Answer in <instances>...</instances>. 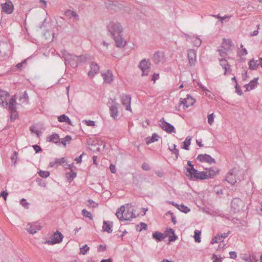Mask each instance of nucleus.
Listing matches in <instances>:
<instances>
[{"instance_id": "nucleus-46", "label": "nucleus", "mask_w": 262, "mask_h": 262, "mask_svg": "<svg viewBox=\"0 0 262 262\" xmlns=\"http://www.w3.org/2000/svg\"><path fill=\"white\" fill-rule=\"evenodd\" d=\"M10 119L11 121H14L18 117L17 111H10Z\"/></svg>"}, {"instance_id": "nucleus-7", "label": "nucleus", "mask_w": 262, "mask_h": 262, "mask_svg": "<svg viewBox=\"0 0 262 262\" xmlns=\"http://www.w3.org/2000/svg\"><path fill=\"white\" fill-rule=\"evenodd\" d=\"M150 63L149 60L142 59L139 64V68L142 71V76L147 75L150 69Z\"/></svg>"}, {"instance_id": "nucleus-28", "label": "nucleus", "mask_w": 262, "mask_h": 262, "mask_svg": "<svg viewBox=\"0 0 262 262\" xmlns=\"http://www.w3.org/2000/svg\"><path fill=\"white\" fill-rule=\"evenodd\" d=\"M257 79L258 78H255L254 79L251 80L249 83L245 84V87L246 89V91H249L254 89L258 84Z\"/></svg>"}, {"instance_id": "nucleus-64", "label": "nucleus", "mask_w": 262, "mask_h": 262, "mask_svg": "<svg viewBox=\"0 0 262 262\" xmlns=\"http://www.w3.org/2000/svg\"><path fill=\"white\" fill-rule=\"evenodd\" d=\"M229 255L230 257L232 259H235L237 257V254L235 251H230Z\"/></svg>"}, {"instance_id": "nucleus-30", "label": "nucleus", "mask_w": 262, "mask_h": 262, "mask_svg": "<svg viewBox=\"0 0 262 262\" xmlns=\"http://www.w3.org/2000/svg\"><path fill=\"white\" fill-rule=\"evenodd\" d=\"M259 66V60L254 59L250 60L249 61V68L251 70H255Z\"/></svg>"}, {"instance_id": "nucleus-23", "label": "nucleus", "mask_w": 262, "mask_h": 262, "mask_svg": "<svg viewBox=\"0 0 262 262\" xmlns=\"http://www.w3.org/2000/svg\"><path fill=\"white\" fill-rule=\"evenodd\" d=\"M113 226V222L103 221L102 230L103 231L107 232L108 233L112 232V227Z\"/></svg>"}, {"instance_id": "nucleus-16", "label": "nucleus", "mask_w": 262, "mask_h": 262, "mask_svg": "<svg viewBox=\"0 0 262 262\" xmlns=\"http://www.w3.org/2000/svg\"><path fill=\"white\" fill-rule=\"evenodd\" d=\"M112 100L114 104L110 107L111 116L114 119H116L118 114V105L119 104L116 102V98L112 99Z\"/></svg>"}, {"instance_id": "nucleus-8", "label": "nucleus", "mask_w": 262, "mask_h": 262, "mask_svg": "<svg viewBox=\"0 0 262 262\" xmlns=\"http://www.w3.org/2000/svg\"><path fill=\"white\" fill-rule=\"evenodd\" d=\"M243 205V202L239 198H234L231 201V209L234 213L239 211Z\"/></svg>"}, {"instance_id": "nucleus-5", "label": "nucleus", "mask_w": 262, "mask_h": 262, "mask_svg": "<svg viewBox=\"0 0 262 262\" xmlns=\"http://www.w3.org/2000/svg\"><path fill=\"white\" fill-rule=\"evenodd\" d=\"M63 238V236L58 231H57L54 233L53 238L51 239L46 241L44 242V244H49V245H54L57 243H60L62 242Z\"/></svg>"}, {"instance_id": "nucleus-32", "label": "nucleus", "mask_w": 262, "mask_h": 262, "mask_svg": "<svg viewBox=\"0 0 262 262\" xmlns=\"http://www.w3.org/2000/svg\"><path fill=\"white\" fill-rule=\"evenodd\" d=\"M165 237L164 234L160 232L156 231L152 233V238L157 242L162 241Z\"/></svg>"}, {"instance_id": "nucleus-49", "label": "nucleus", "mask_w": 262, "mask_h": 262, "mask_svg": "<svg viewBox=\"0 0 262 262\" xmlns=\"http://www.w3.org/2000/svg\"><path fill=\"white\" fill-rule=\"evenodd\" d=\"M90 249V248L87 245H85L82 246V247L80 248V252L82 254H85L87 251H88Z\"/></svg>"}, {"instance_id": "nucleus-4", "label": "nucleus", "mask_w": 262, "mask_h": 262, "mask_svg": "<svg viewBox=\"0 0 262 262\" xmlns=\"http://www.w3.org/2000/svg\"><path fill=\"white\" fill-rule=\"evenodd\" d=\"M10 45L6 42L0 41V57L6 58L10 54Z\"/></svg>"}, {"instance_id": "nucleus-60", "label": "nucleus", "mask_w": 262, "mask_h": 262, "mask_svg": "<svg viewBox=\"0 0 262 262\" xmlns=\"http://www.w3.org/2000/svg\"><path fill=\"white\" fill-rule=\"evenodd\" d=\"M231 233L230 231H228L227 233H224L220 235V241L223 242V239L227 237L229 234Z\"/></svg>"}, {"instance_id": "nucleus-35", "label": "nucleus", "mask_w": 262, "mask_h": 262, "mask_svg": "<svg viewBox=\"0 0 262 262\" xmlns=\"http://www.w3.org/2000/svg\"><path fill=\"white\" fill-rule=\"evenodd\" d=\"M160 137L156 133L152 134L151 137H148L146 138V144H149L150 143L155 142L158 141Z\"/></svg>"}, {"instance_id": "nucleus-13", "label": "nucleus", "mask_w": 262, "mask_h": 262, "mask_svg": "<svg viewBox=\"0 0 262 262\" xmlns=\"http://www.w3.org/2000/svg\"><path fill=\"white\" fill-rule=\"evenodd\" d=\"M131 96L129 95L122 94L121 95V102L126 107V110L132 111L130 107Z\"/></svg>"}, {"instance_id": "nucleus-45", "label": "nucleus", "mask_w": 262, "mask_h": 262, "mask_svg": "<svg viewBox=\"0 0 262 262\" xmlns=\"http://www.w3.org/2000/svg\"><path fill=\"white\" fill-rule=\"evenodd\" d=\"M39 176L41 178H46L50 176V172L48 171L39 170L38 172Z\"/></svg>"}, {"instance_id": "nucleus-62", "label": "nucleus", "mask_w": 262, "mask_h": 262, "mask_svg": "<svg viewBox=\"0 0 262 262\" xmlns=\"http://www.w3.org/2000/svg\"><path fill=\"white\" fill-rule=\"evenodd\" d=\"M140 224L141 225V228L139 230L140 231H142V230L147 229V225L146 224L141 222Z\"/></svg>"}, {"instance_id": "nucleus-56", "label": "nucleus", "mask_w": 262, "mask_h": 262, "mask_svg": "<svg viewBox=\"0 0 262 262\" xmlns=\"http://www.w3.org/2000/svg\"><path fill=\"white\" fill-rule=\"evenodd\" d=\"M217 51L219 52V55L222 57L225 56L228 53L225 50H224L222 48L221 49H219Z\"/></svg>"}, {"instance_id": "nucleus-18", "label": "nucleus", "mask_w": 262, "mask_h": 262, "mask_svg": "<svg viewBox=\"0 0 262 262\" xmlns=\"http://www.w3.org/2000/svg\"><path fill=\"white\" fill-rule=\"evenodd\" d=\"M196 172H192V174L189 175L190 179H196L200 180H205L207 179V173L204 171L199 172L196 169Z\"/></svg>"}, {"instance_id": "nucleus-34", "label": "nucleus", "mask_w": 262, "mask_h": 262, "mask_svg": "<svg viewBox=\"0 0 262 262\" xmlns=\"http://www.w3.org/2000/svg\"><path fill=\"white\" fill-rule=\"evenodd\" d=\"M58 120L60 122H67L70 125H73L69 118L64 114L59 116L58 117Z\"/></svg>"}, {"instance_id": "nucleus-3", "label": "nucleus", "mask_w": 262, "mask_h": 262, "mask_svg": "<svg viewBox=\"0 0 262 262\" xmlns=\"http://www.w3.org/2000/svg\"><path fill=\"white\" fill-rule=\"evenodd\" d=\"M108 32L112 37L117 34H121L123 32V28L121 24L117 21H111L107 26Z\"/></svg>"}, {"instance_id": "nucleus-44", "label": "nucleus", "mask_w": 262, "mask_h": 262, "mask_svg": "<svg viewBox=\"0 0 262 262\" xmlns=\"http://www.w3.org/2000/svg\"><path fill=\"white\" fill-rule=\"evenodd\" d=\"M72 140V138L70 136L67 135L64 138L61 139V143H62L64 146L66 145L67 143H69Z\"/></svg>"}, {"instance_id": "nucleus-43", "label": "nucleus", "mask_w": 262, "mask_h": 262, "mask_svg": "<svg viewBox=\"0 0 262 262\" xmlns=\"http://www.w3.org/2000/svg\"><path fill=\"white\" fill-rule=\"evenodd\" d=\"M178 209L185 213H188L190 211V209L188 207L184 205L183 204L180 205Z\"/></svg>"}, {"instance_id": "nucleus-33", "label": "nucleus", "mask_w": 262, "mask_h": 262, "mask_svg": "<svg viewBox=\"0 0 262 262\" xmlns=\"http://www.w3.org/2000/svg\"><path fill=\"white\" fill-rule=\"evenodd\" d=\"M187 164L188 166H189V167L186 168L187 172L186 174L187 176H189L190 174H192V172H196V169L193 167L194 165L191 163L190 161H188L187 162Z\"/></svg>"}, {"instance_id": "nucleus-41", "label": "nucleus", "mask_w": 262, "mask_h": 262, "mask_svg": "<svg viewBox=\"0 0 262 262\" xmlns=\"http://www.w3.org/2000/svg\"><path fill=\"white\" fill-rule=\"evenodd\" d=\"M82 214L84 217L90 219V220H93V217L92 216V214L90 212L88 211L86 209H83L82 210Z\"/></svg>"}, {"instance_id": "nucleus-36", "label": "nucleus", "mask_w": 262, "mask_h": 262, "mask_svg": "<svg viewBox=\"0 0 262 262\" xmlns=\"http://www.w3.org/2000/svg\"><path fill=\"white\" fill-rule=\"evenodd\" d=\"M66 160L64 158H56L55 159L54 161H53L50 163V166L51 167H53L55 166L56 164H58L59 165H61L64 163H65Z\"/></svg>"}, {"instance_id": "nucleus-1", "label": "nucleus", "mask_w": 262, "mask_h": 262, "mask_svg": "<svg viewBox=\"0 0 262 262\" xmlns=\"http://www.w3.org/2000/svg\"><path fill=\"white\" fill-rule=\"evenodd\" d=\"M62 57L65 60V65L68 64L73 68H75L78 66V56L71 54L68 53L66 50H63L61 52Z\"/></svg>"}, {"instance_id": "nucleus-22", "label": "nucleus", "mask_w": 262, "mask_h": 262, "mask_svg": "<svg viewBox=\"0 0 262 262\" xmlns=\"http://www.w3.org/2000/svg\"><path fill=\"white\" fill-rule=\"evenodd\" d=\"M221 66L225 70L224 75H226L227 73H230L231 71L230 66L227 62V60L225 58L219 59Z\"/></svg>"}, {"instance_id": "nucleus-38", "label": "nucleus", "mask_w": 262, "mask_h": 262, "mask_svg": "<svg viewBox=\"0 0 262 262\" xmlns=\"http://www.w3.org/2000/svg\"><path fill=\"white\" fill-rule=\"evenodd\" d=\"M19 100L23 103H28L29 102V98L27 91H25L23 94L20 96Z\"/></svg>"}, {"instance_id": "nucleus-51", "label": "nucleus", "mask_w": 262, "mask_h": 262, "mask_svg": "<svg viewBox=\"0 0 262 262\" xmlns=\"http://www.w3.org/2000/svg\"><path fill=\"white\" fill-rule=\"evenodd\" d=\"M20 204L25 208H28L29 203L27 202L26 199H22L20 201Z\"/></svg>"}, {"instance_id": "nucleus-40", "label": "nucleus", "mask_w": 262, "mask_h": 262, "mask_svg": "<svg viewBox=\"0 0 262 262\" xmlns=\"http://www.w3.org/2000/svg\"><path fill=\"white\" fill-rule=\"evenodd\" d=\"M201 232L199 230H195L194 231V238L195 239V242L197 243H200L201 242Z\"/></svg>"}, {"instance_id": "nucleus-6", "label": "nucleus", "mask_w": 262, "mask_h": 262, "mask_svg": "<svg viewBox=\"0 0 262 262\" xmlns=\"http://www.w3.org/2000/svg\"><path fill=\"white\" fill-rule=\"evenodd\" d=\"M160 126L168 133H176L174 127L170 123L164 121L163 118L160 120Z\"/></svg>"}, {"instance_id": "nucleus-50", "label": "nucleus", "mask_w": 262, "mask_h": 262, "mask_svg": "<svg viewBox=\"0 0 262 262\" xmlns=\"http://www.w3.org/2000/svg\"><path fill=\"white\" fill-rule=\"evenodd\" d=\"M212 259H213V262H222V258L221 256L218 257L216 255L213 254Z\"/></svg>"}, {"instance_id": "nucleus-25", "label": "nucleus", "mask_w": 262, "mask_h": 262, "mask_svg": "<svg viewBox=\"0 0 262 262\" xmlns=\"http://www.w3.org/2000/svg\"><path fill=\"white\" fill-rule=\"evenodd\" d=\"M9 94L4 90H0V104L3 105L7 101Z\"/></svg>"}, {"instance_id": "nucleus-37", "label": "nucleus", "mask_w": 262, "mask_h": 262, "mask_svg": "<svg viewBox=\"0 0 262 262\" xmlns=\"http://www.w3.org/2000/svg\"><path fill=\"white\" fill-rule=\"evenodd\" d=\"M191 137H190L189 136H188L187 137H186L185 141L183 142V146L182 147V148L185 150H188L189 146L191 143Z\"/></svg>"}, {"instance_id": "nucleus-24", "label": "nucleus", "mask_w": 262, "mask_h": 262, "mask_svg": "<svg viewBox=\"0 0 262 262\" xmlns=\"http://www.w3.org/2000/svg\"><path fill=\"white\" fill-rule=\"evenodd\" d=\"M104 81L107 83H110L113 80V75L110 70H107L106 72L101 74Z\"/></svg>"}, {"instance_id": "nucleus-11", "label": "nucleus", "mask_w": 262, "mask_h": 262, "mask_svg": "<svg viewBox=\"0 0 262 262\" xmlns=\"http://www.w3.org/2000/svg\"><path fill=\"white\" fill-rule=\"evenodd\" d=\"M195 100L189 95H187V98L185 99L180 98V104H183L184 108H188L190 106H192L195 103Z\"/></svg>"}, {"instance_id": "nucleus-42", "label": "nucleus", "mask_w": 262, "mask_h": 262, "mask_svg": "<svg viewBox=\"0 0 262 262\" xmlns=\"http://www.w3.org/2000/svg\"><path fill=\"white\" fill-rule=\"evenodd\" d=\"M192 39H193L192 42L194 44V46L197 47H199L201 46L202 43V40L200 38L198 37H193Z\"/></svg>"}, {"instance_id": "nucleus-21", "label": "nucleus", "mask_w": 262, "mask_h": 262, "mask_svg": "<svg viewBox=\"0 0 262 262\" xmlns=\"http://www.w3.org/2000/svg\"><path fill=\"white\" fill-rule=\"evenodd\" d=\"M187 55L190 66L191 67L194 66L196 58L195 52L193 50H189L188 51Z\"/></svg>"}, {"instance_id": "nucleus-19", "label": "nucleus", "mask_w": 262, "mask_h": 262, "mask_svg": "<svg viewBox=\"0 0 262 262\" xmlns=\"http://www.w3.org/2000/svg\"><path fill=\"white\" fill-rule=\"evenodd\" d=\"M90 71L88 72V76L92 78L94 75L97 74L99 71V67L95 62H92L90 65Z\"/></svg>"}, {"instance_id": "nucleus-57", "label": "nucleus", "mask_w": 262, "mask_h": 262, "mask_svg": "<svg viewBox=\"0 0 262 262\" xmlns=\"http://www.w3.org/2000/svg\"><path fill=\"white\" fill-rule=\"evenodd\" d=\"M33 147L36 153H38L42 151L41 148L37 144L33 145Z\"/></svg>"}, {"instance_id": "nucleus-29", "label": "nucleus", "mask_w": 262, "mask_h": 262, "mask_svg": "<svg viewBox=\"0 0 262 262\" xmlns=\"http://www.w3.org/2000/svg\"><path fill=\"white\" fill-rule=\"evenodd\" d=\"M47 140L50 142H53L55 144H57L60 142V139L58 135L55 133L48 137Z\"/></svg>"}, {"instance_id": "nucleus-20", "label": "nucleus", "mask_w": 262, "mask_h": 262, "mask_svg": "<svg viewBox=\"0 0 262 262\" xmlns=\"http://www.w3.org/2000/svg\"><path fill=\"white\" fill-rule=\"evenodd\" d=\"M117 47L123 48L126 44L125 41L123 39L121 34H117L113 37Z\"/></svg>"}, {"instance_id": "nucleus-53", "label": "nucleus", "mask_w": 262, "mask_h": 262, "mask_svg": "<svg viewBox=\"0 0 262 262\" xmlns=\"http://www.w3.org/2000/svg\"><path fill=\"white\" fill-rule=\"evenodd\" d=\"M243 45L242 44L241 45V48H242V50L240 51L239 55L241 56L246 55L248 54L247 50L243 48Z\"/></svg>"}, {"instance_id": "nucleus-9", "label": "nucleus", "mask_w": 262, "mask_h": 262, "mask_svg": "<svg viewBox=\"0 0 262 262\" xmlns=\"http://www.w3.org/2000/svg\"><path fill=\"white\" fill-rule=\"evenodd\" d=\"M41 228V226L38 222H34L33 223H28L27 225L26 230L30 234H34L36 233L37 231L40 230Z\"/></svg>"}, {"instance_id": "nucleus-61", "label": "nucleus", "mask_w": 262, "mask_h": 262, "mask_svg": "<svg viewBox=\"0 0 262 262\" xmlns=\"http://www.w3.org/2000/svg\"><path fill=\"white\" fill-rule=\"evenodd\" d=\"M172 236H170L169 237V242H174L175 241L177 238L178 236L174 234V232H173V234H172Z\"/></svg>"}, {"instance_id": "nucleus-12", "label": "nucleus", "mask_w": 262, "mask_h": 262, "mask_svg": "<svg viewBox=\"0 0 262 262\" xmlns=\"http://www.w3.org/2000/svg\"><path fill=\"white\" fill-rule=\"evenodd\" d=\"M3 11L6 14H11L14 10V6L10 0H6V2L1 5Z\"/></svg>"}, {"instance_id": "nucleus-47", "label": "nucleus", "mask_w": 262, "mask_h": 262, "mask_svg": "<svg viewBox=\"0 0 262 262\" xmlns=\"http://www.w3.org/2000/svg\"><path fill=\"white\" fill-rule=\"evenodd\" d=\"M169 149L170 151H172V154L176 155V159H177L179 155V151L177 148H176V145L173 144V148L171 149L169 148Z\"/></svg>"}, {"instance_id": "nucleus-14", "label": "nucleus", "mask_w": 262, "mask_h": 262, "mask_svg": "<svg viewBox=\"0 0 262 262\" xmlns=\"http://www.w3.org/2000/svg\"><path fill=\"white\" fill-rule=\"evenodd\" d=\"M196 159L201 162H206L210 164L215 163V160L207 154H200L198 156Z\"/></svg>"}, {"instance_id": "nucleus-17", "label": "nucleus", "mask_w": 262, "mask_h": 262, "mask_svg": "<svg viewBox=\"0 0 262 262\" xmlns=\"http://www.w3.org/2000/svg\"><path fill=\"white\" fill-rule=\"evenodd\" d=\"M233 46L232 41L230 39L223 38L221 47L226 52L231 51V48Z\"/></svg>"}, {"instance_id": "nucleus-59", "label": "nucleus", "mask_w": 262, "mask_h": 262, "mask_svg": "<svg viewBox=\"0 0 262 262\" xmlns=\"http://www.w3.org/2000/svg\"><path fill=\"white\" fill-rule=\"evenodd\" d=\"M142 168L143 169L146 171L149 170L150 169L149 165L146 163H143L142 164Z\"/></svg>"}, {"instance_id": "nucleus-26", "label": "nucleus", "mask_w": 262, "mask_h": 262, "mask_svg": "<svg viewBox=\"0 0 262 262\" xmlns=\"http://www.w3.org/2000/svg\"><path fill=\"white\" fill-rule=\"evenodd\" d=\"M163 56L162 52L157 51L152 56V60L155 64H158L162 61Z\"/></svg>"}, {"instance_id": "nucleus-10", "label": "nucleus", "mask_w": 262, "mask_h": 262, "mask_svg": "<svg viewBox=\"0 0 262 262\" xmlns=\"http://www.w3.org/2000/svg\"><path fill=\"white\" fill-rule=\"evenodd\" d=\"M17 102L15 96H12L9 101H7L3 106L4 108H8L10 111H14L16 110Z\"/></svg>"}, {"instance_id": "nucleus-63", "label": "nucleus", "mask_w": 262, "mask_h": 262, "mask_svg": "<svg viewBox=\"0 0 262 262\" xmlns=\"http://www.w3.org/2000/svg\"><path fill=\"white\" fill-rule=\"evenodd\" d=\"M7 195L8 193L7 191H3L0 193V196L3 197L5 201L6 200Z\"/></svg>"}, {"instance_id": "nucleus-27", "label": "nucleus", "mask_w": 262, "mask_h": 262, "mask_svg": "<svg viewBox=\"0 0 262 262\" xmlns=\"http://www.w3.org/2000/svg\"><path fill=\"white\" fill-rule=\"evenodd\" d=\"M64 14L66 16L68 17L69 18L74 17L76 20H78L79 19V16L77 13L70 9L67 10L64 12Z\"/></svg>"}, {"instance_id": "nucleus-2", "label": "nucleus", "mask_w": 262, "mask_h": 262, "mask_svg": "<svg viewBox=\"0 0 262 262\" xmlns=\"http://www.w3.org/2000/svg\"><path fill=\"white\" fill-rule=\"evenodd\" d=\"M116 215L120 221H130L136 217L135 214L129 210H126L124 205L121 206L116 213Z\"/></svg>"}, {"instance_id": "nucleus-31", "label": "nucleus", "mask_w": 262, "mask_h": 262, "mask_svg": "<svg viewBox=\"0 0 262 262\" xmlns=\"http://www.w3.org/2000/svg\"><path fill=\"white\" fill-rule=\"evenodd\" d=\"M206 170H207L206 173H207V179L213 178L216 174V173L218 172V171H219V170L218 169L215 168L214 169L212 167L207 169Z\"/></svg>"}, {"instance_id": "nucleus-15", "label": "nucleus", "mask_w": 262, "mask_h": 262, "mask_svg": "<svg viewBox=\"0 0 262 262\" xmlns=\"http://www.w3.org/2000/svg\"><path fill=\"white\" fill-rule=\"evenodd\" d=\"M235 172L236 169L233 168L227 173L225 177V180L232 185H234L236 182L234 174Z\"/></svg>"}, {"instance_id": "nucleus-55", "label": "nucleus", "mask_w": 262, "mask_h": 262, "mask_svg": "<svg viewBox=\"0 0 262 262\" xmlns=\"http://www.w3.org/2000/svg\"><path fill=\"white\" fill-rule=\"evenodd\" d=\"M235 91L239 95H242L243 94V92L241 89V88L239 87V86L238 85V83H236V85H235Z\"/></svg>"}, {"instance_id": "nucleus-39", "label": "nucleus", "mask_w": 262, "mask_h": 262, "mask_svg": "<svg viewBox=\"0 0 262 262\" xmlns=\"http://www.w3.org/2000/svg\"><path fill=\"white\" fill-rule=\"evenodd\" d=\"M67 178L70 181H72L75 178H76L77 176V173L76 172H74L73 170L69 172H67L66 173Z\"/></svg>"}, {"instance_id": "nucleus-58", "label": "nucleus", "mask_w": 262, "mask_h": 262, "mask_svg": "<svg viewBox=\"0 0 262 262\" xmlns=\"http://www.w3.org/2000/svg\"><path fill=\"white\" fill-rule=\"evenodd\" d=\"M78 63L81 62H85L86 61V57L84 55H80L78 56Z\"/></svg>"}, {"instance_id": "nucleus-52", "label": "nucleus", "mask_w": 262, "mask_h": 262, "mask_svg": "<svg viewBox=\"0 0 262 262\" xmlns=\"http://www.w3.org/2000/svg\"><path fill=\"white\" fill-rule=\"evenodd\" d=\"M218 242H221L220 241V235H217V236H216L214 238H213L211 241V244H214V243H216Z\"/></svg>"}, {"instance_id": "nucleus-54", "label": "nucleus", "mask_w": 262, "mask_h": 262, "mask_svg": "<svg viewBox=\"0 0 262 262\" xmlns=\"http://www.w3.org/2000/svg\"><path fill=\"white\" fill-rule=\"evenodd\" d=\"M173 232H174V231L172 229L167 228L165 230V234H164V236H165V237H166V236H169V234L170 233L173 234Z\"/></svg>"}, {"instance_id": "nucleus-48", "label": "nucleus", "mask_w": 262, "mask_h": 262, "mask_svg": "<svg viewBox=\"0 0 262 262\" xmlns=\"http://www.w3.org/2000/svg\"><path fill=\"white\" fill-rule=\"evenodd\" d=\"M215 116L213 113L209 114L208 116V123L211 125L214 121Z\"/></svg>"}]
</instances>
